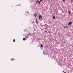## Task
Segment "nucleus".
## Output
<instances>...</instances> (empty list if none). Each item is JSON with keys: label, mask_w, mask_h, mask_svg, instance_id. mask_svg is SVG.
<instances>
[{"label": "nucleus", "mask_w": 73, "mask_h": 73, "mask_svg": "<svg viewBox=\"0 0 73 73\" xmlns=\"http://www.w3.org/2000/svg\"><path fill=\"white\" fill-rule=\"evenodd\" d=\"M72 22L70 21V22L69 23H68V25H71V24H72Z\"/></svg>", "instance_id": "f257e3e1"}, {"label": "nucleus", "mask_w": 73, "mask_h": 73, "mask_svg": "<svg viewBox=\"0 0 73 73\" xmlns=\"http://www.w3.org/2000/svg\"><path fill=\"white\" fill-rule=\"evenodd\" d=\"M42 16L41 15H39L38 17L40 19H42Z\"/></svg>", "instance_id": "f03ea898"}, {"label": "nucleus", "mask_w": 73, "mask_h": 73, "mask_svg": "<svg viewBox=\"0 0 73 73\" xmlns=\"http://www.w3.org/2000/svg\"><path fill=\"white\" fill-rule=\"evenodd\" d=\"M64 28H68V26H67V25H66L65 26H64Z\"/></svg>", "instance_id": "7ed1b4c3"}, {"label": "nucleus", "mask_w": 73, "mask_h": 73, "mask_svg": "<svg viewBox=\"0 0 73 73\" xmlns=\"http://www.w3.org/2000/svg\"><path fill=\"white\" fill-rule=\"evenodd\" d=\"M34 15L35 17H36V16H37V13H35Z\"/></svg>", "instance_id": "20e7f679"}, {"label": "nucleus", "mask_w": 73, "mask_h": 73, "mask_svg": "<svg viewBox=\"0 0 73 73\" xmlns=\"http://www.w3.org/2000/svg\"><path fill=\"white\" fill-rule=\"evenodd\" d=\"M68 13L70 15H72L71 13H70L69 11H68Z\"/></svg>", "instance_id": "39448f33"}, {"label": "nucleus", "mask_w": 73, "mask_h": 73, "mask_svg": "<svg viewBox=\"0 0 73 73\" xmlns=\"http://www.w3.org/2000/svg\"><path fill=\"white\" fill-rule=\"evenodd\" d=\"M53 19H55V16H53Z\"/></svg>", "instance_id": "423d86ee"}, {"label": "nucleus", "mask_w": 73, "mask_h": 73, "mask_svg": "<svg viewBox=\"0 0 73 73\" xmlns=\"http://www.w3.org/2000/svg\"><path fill=\"white\" fill-rule=\"evenodd\" d=\"M23 41H25V38H23Z\"/></svg>", "instance_id": "0eeeda50"}, {"label": "nucleus", "mask_w": 73, "mask_h": 73, "mask_svg": "<svg viewBox=\"0 0 73 73\" xmlns=\"http://www.w3.org/2000/svg\"><path fill=\"white\" fill-rule=\"evenodd\" d=\"M62 0L64 3H65V0Z\"/></svg>", "instance_id": "6e6552de"}, {"label": "nucleus", "mask_w": 73, "mask_h": 73, "mask_svg": "<svg viewBox=\"0 0 73 73\" xmlns=\"http://www.w3.org/2000/svg\"><path fill=\"white\" fill-rule=\"evenodd\" d=\"M38 3H39V4H41V1H40Z\"/></svg>", "instance_id": "1a4fd4ad"}, {"label": "nucleus", "mask_w": 73, "mask_h": 73, "mask_svg": "<svg viewBox=\"0 0 73 73\" xmlns=\"http://www.w3.org/2000/svg\"><path fill=\"white\" fill-rule=\"evenodd\" d=\"M41 47H42V48L43 46V45H42V44H41Z\"/></svg>", "instance_id": "9d476101"}, {"label": "nucleus", "mask_w": 73, "mask_h": 73, "mask_svg": "<svg viewBox=\"0 0 73 73\" xmlns=\"http://www.w3.org/2000/svg\"><path fill=\"white\" fill-rule=\"evenodd\" d=\"M36 22L37 24H38V22L37 21V19L36 20Z\"/></svg>", "instance_id": "9b49d317"}, {"label": "nucleus", "mask_w": 73, "mask_h": 73, "mask_svg": "<svg viewBox=\"0 0 73 73\" xmlns=\"http://www.w3.org/2000/svg\"><path fill=\"white\" fill-rule=\"evenodd\" d=\"M36 3H39V1H37Z\"/></svg>", "instance_id": "f8f14e48"}, {"label": "nucleus", "mask_w": 73, "mask_h": 73, "mask_svg": "<svg viewBox=\"0 0 73 73\" xmlns=\"http://www.w3.org/2000/svg\"><path fill=\"white\" fill-rule=\"evenodd\" d=\"M45 32H46V33H47V31L46 30Z\"/></svg>", "instance_id": "ddd939ff"}, {"label": "nucleus", "mask_w": 73, "mask_h": 73, "mask_svg": "<svg viewBox=\"0 0 73 73\" xmlns=\"http://www.w3.org/2000/svg\"><path fill=\"white\" fill-rule=\"evenodd\" d=\"M45 29L46 30V27L45 28Z\"/></svg>", "instance_id": "4468645a"}, {"label": "nucleus", "mask_w": 73, "mask_h": 73, "mask_svg": "<svg viewBox=\"0 0 73 73\" xmlns=\"http://www.w3.org/2000/svg\"><path fill=\"white\" fill-rule=\"evenodd\" d=\"M71 2H73V0H71Z\"/></svg>", "instance_id": "2eb2a0df"}, {"label": "nucleus", "mask_w": 73, "mask_h": 73, "mask_svg": "<svg viewBox=\"0 0 73 73\" xmlns=\"http://www.w3.org/2000/svg\"><path fill=\"white\" fill-rule=\"evenodd\" d=\"M40 1L41 2L42 1V0H40Z\"/></svg>", "instance_id": "dca6fc26"}, {"label": "nucleus", "mask_w": 73, "mask_h": 73, "mask_svg": "<svg viewBox=\"0 0 73 73\" xmlns=\"http://www.w3.org/2000/svg\"><path fill=\"white\" fill-rule=\"evenodd\" d=\"M51 12H52V10L51 11Z\"/></svg>", "instance_id": "f3484780"}]
</instances>
